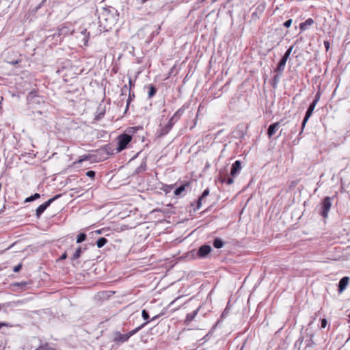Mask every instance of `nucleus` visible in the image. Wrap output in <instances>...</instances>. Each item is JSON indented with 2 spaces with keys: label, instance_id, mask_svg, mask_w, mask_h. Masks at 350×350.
<instances>
[{
  "label": "nucleus",
  "instance_id": "obj_14",
  "mask_svg": "<svg viewBox=\"0 0 350 350\" xmlns=\"http://www.w3.org/2000/svg\"><path fill=\"white\" fill-rule=\"evenodd\" d=\"M286 62H287L286 59L282 57L280 62L278 63L275 71L278 72L279 73H282L285 68Z\"/></svg>",
  "mask_w": 350,
  "mask_h": 350
},
{
  "label": "nucleus",
  "instance_id": "obj_43",
  "mask_svg": "<svg viewBox=\"0 0 350 350\" xmlns=\"http://www.w3.org/2000/svg\"><path fill=\"white\" fill-rule=\"evenodd\" d=\"M66 257H67V254H66V253H64V254H63L61 256V257H60V260L66 259Z\"/></svg>",
  "mask_w": 350,
  "mask_h": 350
},
{
  "label": "nucleus",
  "instance_id": "obj_48",
  "mask_svg": "<svg viewBox=\"0 0 350 350\" xmlns=\"http://www.w3.org/2000/svg\"><path fill=\"white\" fill-rule=\"evenodd\" d=\"M53 197H56V198L61 197V194H57V195L54 196Z\"/></svg>",
  "mask_w": 350,
  "mask_h": 350
},
{
  "label": "nucleus",
  "instance_id": "obj_45",
  "mask_svg": "<svg viewBox=\"0 0 350 350\" xmlns=\"http://www.w3.org/2000/svg\"><path fill=\"white\" fill-rule=\"evenodd\" d=\"M29 197H36V198H38V197H40V194L39 193H35L33 195H31Z\"/></svg>",
  "mask_w": 350,
  "mask_h": 350
},
{
  "label": "nucleus",
  "instance_id": "obj_50",
  "mask_svg": "<svg viewBox=\"0 0 350 350\" xmlns=\"http://www.w3.org/2000/svg\"><path fill=\"white\" fill-rule=\"evenodd\" d=\"M82 33L85 34L86 33V29H84L83 31H82Z\"/></svg>",
  "mask_w": 350,
  "mask_h": 350
},
{
  "label": "nucleus",
  "instance_id": "obj_7",
  "mask_svg": "<svg viewBox=\"0 0 350 350\" xmlns=\"http://www.w3.org/2000/svg\"><path fill=\"white\" fill-rule=\"evenodd\" d=\"M211 252V246L208 245H204L199 248L198 251V256L200 258H205Z\"/></svg>",
  "mask_w": 350,
  "mask_h": 350
},
{
  "label": "nucleus",
  "instance_id": "obj_28",
  "mask_svg": "<svg viewBox=\"0 0 350 350\" xmlns=\"http://www.w3.org/2000/svg\"><path fill=\"white\" fill-rule=\"evenodd\" d=\"M142 316L143 319L146 321V322H148V323H149V321H148L149 314H148V312L146 310H142Z\"/></svg>",
  "mask_w": 350,
  "mask_h": 350
},
{
  "label": "nucleus",
  "instance_id": "obj_38",
  "mask_svg": "<svg viewBox=\"0 0 350 350\" xmlns=\"http://www.w3.org/2000/svg\"><path fill=\"white\" fill-rule=\"evenodd\" d=\"M323 44H324L326 51H327L329 49V45H330L329 41L325 40V41H324Z\"/></svg>",
  "mask_w": 350,
  "mask_h": 350
},
{
  "label": "nucleus",
  "instance_id": "obj_51",
  "mask_svg": "<svg viewBox=\"0 0 350 350\" xmlns=\"http://www.w3.org/2000/svg\"><path fill=\"white\" fill-rule=\"evenodd\" d=\"M147 0H142V2L144 3L146 2Z\"/></svg>",
  "mask_w": 350,
  "mask_h": 350
},
{
  "label": "nucleus",
  "instance_id": "obj_19",
  "mask_svg": "<svg viewBox=\"0 0 350 350\" xmlns=\"http://www.w3.org/2000/svg\"><path fill=\"white\" fill-rule=\"evenodd\" d=\"M107 242V240L105 237H101L96 241V245L98 248L103 247Z\"/></svg>",
  "mask_w": 350,
  "mask_h": 350
},
{
  "label": "nucleus",
  "instance_id": "obj_8",
  "mask_svg": "<svg viewBox=\"0 0 350 350\" xmlns=\"http://www.w3.org/2000/svg\"><path fill=\"white\" fill-rule=\"evenodd\" d=\"M281 122H277L275 123H273L270 124L267 129V135L269 138H271L276 132V131L278 130L280 126Z\"/></svg>",
  "mask_w": 350,
  "mask_h": 350
},
{
  "label": "nucleus",
  "instance_id": "obj_40",
  "mask_svg": "<svg viewBox=\"0 0 350 350\" xmlns=\"http://www.w3.org/2000/svg\"><path fill=\"white\" fill-rule=\"evenodd\" d=\"M21 265H18L14 267L13 271L14 272H18L21 270Z\"/></svg>",
  "mask_w": 350,
  "mask_h": 350
},
{
  "label": "nucleus",
  "instance_id": "obj_25",
  "mask_svg": "<svg viewBox=\"0 0 350 350\" xmlns=\"http://www.w3.org/2000/svg\"><path fill=\"white\" fill-rule=\"evenodd\" d=\"M293 49V46H290V47L286 50V51L285 52V53H284V55H283V57H284V58H285V59H288V57H289V56H290V54H291V52H292Z\"/></svg>",
  "mask_w": 350,
  "mask_h": 350
},
{
  "label": "nucleus",
  "instance_id": "obj_32",
  "mask_svg": "<svg viewBox=\"0 0 350 350\" xmlns=\"http://www.w3.org/2000/svg\"><path fill=\"white\" fill-rule=\"evenodd\" d=\"M204 198H199L198 201H197V205L196 207H193V211H196L197 210H199L200 208V206H201V201L202 200H203Z\"/></svg>",
  "mask_w": 350,
  "mask_h": 350
},
{
  "label": "nucleus",
  "instance_id": "obj_24",
  "mask_svg": "<svg viewBox=\"0 0 350 350\" xmlns=\"http://www.w3.org/2000/svg\"><path fill=\"white\" fill-rule=\"evenodd\" d=\"M198 310H196L193 311L191 313L188 314L187 315V320L192 321L195 318L196 314H198Z\"/></svg>",
  "mask_w": 350,
  "mask_h": 350
},
{
  "label": "nucleus",
  "instance_id": "obj_23",
  "mask_svg": "<svg viewBox=\"0 0 350 350\" xmlns=\"http://www.w3.org/2000/svg\"><path fill=\"white\" fill-rule=\"evenodd\" d=\"M86 239V234L85 233H80L77 236V242L78 243L84 241Z\"/></svg>",
  "mask_w": 350,
  "mask_h": 350
},
{
  "label": "nucleus",
  "instance_id": "obj_41",
  "mask_svg": "<svg viewBox=\"0 0 350 350\" xmlns=\"http://www.w3.org/2000/svg\"><path fill=\"white\" fill-rule=\"evenodd\" d=\"M3 327H11V325L8 323H1L0 322V329Z\"/></svg>",
  "mask_w": 350,
  "mask_h": 350
},
{
  "label": "nucleus",
  "instance_id": "obj_29",
  "mask_svg": "<svg viewBox=\"0 0 350 350\" xmlns=\"http://www.w3.org/2000/svg\"><path fill=\"white\" fill-rule=\"evenodd\" d=\"M279 80H280V75L278 74V75H275L273 79L272 85L273 88H275L277 86V84L279 82Z\"/></svg>",
  "mask_w": 350,
  "mask_h": 350
},
{
  "label": "nucleus",
  "instance_id": "obj_44",
  "mask_svg": "<svg viewBox=\"0 0 350 350\" xmlns=\"http://www.w3.org/2000/svg\"><path fill=\"white\" fill-rule=\"evenodd\" d=\"M36 198H25V202H31V201H33L34 200H36Z\"/></svg>",
  "mask_w": 350,
  "mask_h": 350
},
{
  "label": "nucleus",
  "instance_id": "obj_4",
  "mask_svg": "<svg viewBox=\"0 0 350 350\" xmlns=\"http://www.w3.org/2000/svg\"><path fill=\"white\" fill-rule=\"evenodd\" d=\"M332 203L329 201V198H324L320 206L319 214L324 218L326 219L328 215V213L330 210Z\"/></svg>",
  "mask_w": 350,
  "mask_h": 350
},
{
  "label": "nucleus",
  "instance_id": "obj_52",
  "mask_svg": "<svg viewBox=\"0 0 350 350\" xmlns=\"http://www.w3.org/2000/svg\"><path fill=\"white\" fill-rule=\"evenodd\" d=\"M349 321H350V315L349 316Z\"/></svg>",
  "mask_w": 350,
  "mask_h": 350
},
{
  "label": "nucleus",
  "instance_id": "obj_2",
  "mask_svg": "<svg viewBox=\"0 0 350 350\" xmlns=\"http://www.w3.org/2000/svg\"><path fill=\"white\" fill-rule=\"evenodd\" d=\"M172 190H173V193L174 195L179 196L182 194L183 191L187 192V191L191 190V183L187 181L184 184H182L176 188L173 185H168L166 186L164 189L166 194L170 193Z\"/></svg>",
  "mask_w": 350,
  "mask_h": 350
},
{
  "label": "nucleus",
  "instance_id": "obj_39",
  "mask_svg": "<svg viewBox=\"0 0 350 350\" xmlns=\"http://www.w3.org/2000/svg\"><path fill=\"white\" fill-rule=\"evenodd\" d=\"M209 193L208 189H205L200 197H206Z\"/></svg>",
  "mask_w": 350,
  "mask_h": 350
},
{
  "label": "nucleus",
  "instance_id": "obj_26",
  "mask_svg": "<svg viewBox=\"0 0 350 350\" xmlns=\"http://www.w3.org/2000/svg\"><path fill=\"white\" fill-rule=\"evenodd\" d=\"M42 350H57L55 348L50 347L49 343H44L40 345Z\"/></svg>",
  "mask_w": 350,
  "mask_h": 350
},
{
  "label": "nucleus",
  "instance_id": "obj_15",
  "mask_svg": "<svg viewBox=\"0 0 350 350\" xmlns=\"http://www.w3.org/2000/svg\"><path fill=\"white\" fill-rule=\"evenodd\" d=\"M314 23V20L311 18H308L304 23H300L299 28L301 31H305L307 29L308 27L311 26Z\"/></svg>",
  "mask_w": 350,
  "mask_h": 350
},
{
  "label": "nucleus",
  "instance_id": "obj_35",
  "mask_svg": "<svg viewBox=\"0 0 350 350\" xmlns=\"http://www.w3.org/2000/svg\"><path fill=\"white\" fill-rule=\"evenodd\" d=\"M95 172L92 170H90L86 172V176L90 178H94L95 176Z\"/></svg>",
  "mask_w": 350,
  "mask_h": 350
},
{
  "label": "nucleus",
  "instance_id": "obj_10",
  "mask_svg": "<svg viewBox=\"0 0 350 350\" xmlns=\"http://www.w3.org/2000/svg\"><path fill=\"white\" fill-rule=\"evenodd\" d=\"M176 122L174 120H172L170 118L168 121L167 124L161 129L160 131V135H167L170 131L172 129L173 126L174 125Z\"/></svg>",
  "mask_w": 350,
  "mask_h": 350
},
{
  "label": "nucleus",
  "instance_id": "obj_22",
  "mask_svg": "<svg viewBox=\"0 0 350 350\" xmlns=\"http://www.w3.org/2000/svg\"><path fill=\"white\" fill-rule=\"evenodd\" d=\"M81 248L80 247H79L75 254H73L72 257V260H76L77 258H79L81 256Z\"/></svg>",
  "mask_w": 350,
  "mask_h": 350
},
{
  "label": "nucleus",
  "instance_id": "obj_18",
  "mask_svg": "<svg viewBox=\"0 0 350 350\" xmlns=\"http://www.w3.org/2000/svg\"><path fill=\"white\" fill-rule=\"evenodd\" d=\"M213 246L217 249L221 248L224 246V241L221 239L216 238L214 240Z\"/></svg>",
  "mask_w": 350,
  "mask_h": 350
},
{
  "label": "nucleus",
  "instance_id": "obj_42",
  "mask_svg": "<svg viewBox=\"0 0 350 350\" xmlns=\"http://www.w3.org/2000/svg\"><path fill=\"white\" fill-rule=\"evenodd\" d=\"M129 89L131 90V88L134 85V83L132 81V79L131 78H129Z\"/></svg>",
  "mask_w": 350,
  "mask_h": 350
},
{
  "label": "nucleus",
  "instance_id": "obj_1",
  "mask_svg": "<svg viewBox=\"0 0 350 350\" xmlns=\"http://www.w3.org/2000/svg\"><path fill=\"white\" fill-rule=\"evenodd\" d=\"M148 324V322H144L141 325L138 326L135 329L131 330L129 333L126 334H121L119 332L115 333L114 341L117 342H124L127 341L130 337L133 335L135 334L137 332H139L141 329L145 327Z\"/></svg>",
  "mask_w": 350,
  "mask_h": 350
},
{
  "label": "nucleus",
  "instance_id": "obj_30",
  "mask_svg": "<svg viewBox=\"0 0 350 350\" xmlns=\"http://www.w3.org/2000/svg\"><path fill=\"white\" fill-rule=\"evenodd\" d=\"M132 96L134 97L135 95H134V93H132L131 92V90H129V97H128V99H127V102H126V110H127V109L129 108V103L132 100Z\"/></svg>",
  "mask_w": 350,
  "mask_h": 350
},
{
  "label": "nucleus",
  "instance_id": "obj_31",
  "mask_svg": "<svg viewBox=\"0 0 350 350\" xmlns=\"http://www.w3.org/2000/svg\"><path fill=\"white\" fill-rule=\"evenodd\" d=\"M222 182L226 183L227 185H230L233 183V178L230 177H226L222 180Z\"/></svg>",
  "mask_w": 350,
  "mask_h": 350
},
{
  "label": "nucleus",
  "instance_id": "obj_21",
  "mask_svg": "<svg viewBox=\"0 0 350 350\" xmlns=\"http://www.w3.org/2000/svg\"><path fill=\"white\" fill-rule=\"evenodd\" d=\"M146 163L145 161L142 162L141 165L137 167L135 170V172L137 174L141 173L143 171L146 170Z\"/></svg>",
  "mask_w": 350,
  "mask_h": 350
},
{
  "label": "nucleus",
  "instance_id": "obj_33",
  "mask_svg": "<svg viewBox=\"0 0 350 350\" xmlns=\"http://www.w3.org/2000/svg\"><path fill=\"white\" fill-rule=\"evenodd\" d=\"M131 90L126 85H124L121 89V95H126V92Z\"/></svg>",
  "mask_w": 350,
  "mask_h": 350
},
{
  "label": "nucleus",
  "instance_id": "obj_3",
  "mask_svg": "<svg viewBox=\"0 0 350 350\" xmlns=\"http://www.w3.org/2000/svg\"><path fill=\"white\" fill-rule=\"evenodd\" d=\"M132 139V136L128 133H122L119 135L117 138L118 141V147L117 152H120L124 149H125L127 145L131 142Z\"/></svg>",
  "mask_w": 350,
  "mask_h": 350
},
{
  "label": "nucleus",
  "instance_id": "obj_5",
  "mask_svg": "<svg viewBox=\"0 0 350 350\" xmlns=\"http://www.w3.org/2000/svg\"><path fill=\"white\" fill-rule=\"evenodd\" d=\"M315 107H316V105H314V103H311L309 107L308 108L306 113L305 114V117H304L302 124H301V132L303 131V130L306 126V124L307 123L308 120L312 116Z\"/></svg>",
  "mask_w": 350,
  "mask_h": 350
},
{
  "label": "nucleus",
  "instance_id": "obj_17",
  "mask_svg": "<svg viewBox=\"0 0 350 350\" xmlns=\"http://www.w3.org/2000/svg\"><path fill=\"white\" fill-rule=\"evenodd\" d=\"M91 158L92 157L90 154L81 156L78 161L72 163V165L76 166L77 164L81 163L84 161H89Z\"/></svg>",
  "mask_w": 350,
  "mask_h": 350
},
{
  "label": "nucleus",
  "instance_id": "obj_13",
  "mask_svg": "<svg viewBox=\"0 0 350 350\" xmlns=\"http://www.w3.org/2000/svg\"><path fill=\"white\" fill-rule=\"evenodd\" d=\"M57 31L59 36H66L72 33V31L66 26L59 27Z\"/></svg>",
  "mask_w": 350,
  "mask_h": 350
},
{
  "label": "nucleus",
  "instance_id": "obj_9",
  "mask_svg": "<svg viewBox=\"0 0 350 350\" xmlns=\"http://www.w3.org/2000/svg\"><path fill=\"white\" fill-rule=\"evenodd\" d=\"M241 170V161L237 160L236 161L231 167V171H230V175L232 177L236 176L237 174H239L240 171Z\"/></svg>",
  "mask_w": 350,
  "mask_h": 350
},
{
  "label": "nucleus",
  "instance_id": "obj_20",
  "mask_svg": "<svg viewBox=\"0 0 350 350\" xmlns=\"http://www.w3.org/2000/svg\"><path fill=\"white\" fill-rule=\"evenodd\" d=\"M157 92V89L153 85H150L148 91V98H151L153 97Z\"/></svg>",
  "mask_w": 350,
  "mask_h": 350
},
{
  "label": "nucleus",
  "instance_id": "obj_49",
  "mask_svg": "<svg viewBox=\"0 0 350 350\" xmlns=\"http://www.w3.org/2000/svg\"><path fill=\"white\" fill-rule=\"evenodd\" d=\"M35 350H42L40 345Z\"/></svg>",
  "mask_w": 350,
  "mask_h": 350
},
{
  "label": "nucleus",
  "instance_id": "obj_47",
  "mask_svg": "<svg viewBox=\"0 0 350 350\" xmlns=\"http://www.w3.org/2000/svg\"><path fill=\"white\" fill-rule=\"evenodd\" d=\"M158 317H159V315L154 316V317H152V318L151 321H154V320H156Z\"/></svg>",
  "mask_w": 350,
  "mask_h": 350
},
{
  "label": "nucleus",
  "instance_id": "obj_11",
  "mask_svg": "<svg viewBox=\"0 0 350 350\" xmlns=\"http://www.w3.org/2000/svg\"><path fill=\"white\" fill-rule=\"evenodd\" d=\"M187 108V107L185 105H183L175 112V113L171 118L172 120H174L175 122H176L185 113Z\"/></svg>",
  "mask_w": 350,
  "mask_h": 350
},
{
  "label": "nucleus",
  "instance_id": "obj_16",
  "mask_svg": "<svg viewBox=\"0 0 350 350\" xmlns=\"http://www.w3.org/2000/svg\"><path fill=\"white\" fill-rule=\"evenodd\" d=\"M105 113V109L100 105L97 109L96 114L95 115V120H100Z\"/></svg>",
  "mask_w": 350,
  "mask_h": 350
},
{
  "label": "nucleus",
  "instance_id": "obj_6",
  "mask_svg": "<svg viewBox=\"0 0 350 350\" xmlns=\"http://www.w3.org/2000/svg\"><path fill=\"white\" fill-rule=\"evenodd\" d=\"M56 198H50L47 202L40 205L36 209V215L40 217L42 213L46 209V208L55 200Z\"/></svg>",
  "mask_w": 350,
  "mask_h": 350
},
{
  "label": "nucleus",
  "instance_id": "obj_46",
  "mask_svg": "<svg viewBox=\"0 0 350 350\" xmlns=\"http://www.w3.org/2000/svg\"><path fill=\"white\" fill-rule=\"evenodd\" d=\"M83 40H84V44H87L88 40V37H85Z\"/></svg>",
  "mask_w": 350,
  "mask_h": 350
},
{
  "label": "nucleus",
  "instance_id": "obj_36",
  "mask_svg": "<svg viewBox=\"0 0 350 350\" xmlns=\"http://www.w3.org/2000/svg\"><path fill=\"white\" fill-rule=\"evenodd\" d=\"M291 24H292V19H288L284 22V26L286 28H288L291 27Z\"/></svg>",
  "mask_w": 350,
  "mask_h": 350
},
{
  "label": "nucleus",
  "instance_id": "obj_37",
  "mask_svg": "<svg viewBox=\"0 0 350 350\" xmlns=\"http://www.w3.org/2000/svg\"><path fill=\"white\" fill-rule=\"evenodd\" d=\"M327 322L325 319H321V327L325 328L327 326Z\"/></svg>",
  "mask_w": 350,
  "mask_h": 350
},
{
  "label": "nucleus",
  "instance_id": "obj_12",
  "mask_svg": "<svg viewBox=\"0 0 350 350\" xmlns=\"http://www.w3.org/2000/svg\"><path fill=\"white\" fill-rule=\"evenodd\" d=\"M349 282L348 277H343L339 282L338 284V291L339 293H342L345 288L347 287Z\"/></svg>",
  "mask_w": 350,
  "mask_h": 350
},
{
  "label": "nucleus",
  "instance_id": "obj_27",
  "mask_svg": "<svg viewBox=\"0 0 350 350\" xmlns=\"http://www.w3.org/2000/svg\"><path fill=\"white\" fill-rule=\"evenodd\" d=\"M27 284V283L26 282H15L12 285L14 286L20 287L23 289L25 288V286H26Z\"/></svg>",
  "mask_w": 350,
  "mask_h": 350
},
{
  "label": "nucleus",
  "instance_id": "obj_34",
  "mask_svg": "<svg viewBox=\"0 0 350 350\" xmlns=\"http://www.w3.org/2000/svg\"><path fill=\"white\" fill-rule=\"evenodd\" d=\"M321 96V93L318 92L317 94L315 95L314 99L312 100V103H314V105H317V103L319 102Z\"/></svg>",
  "mask_w": 350,
  "mask_h": 350
}]
</instances>
